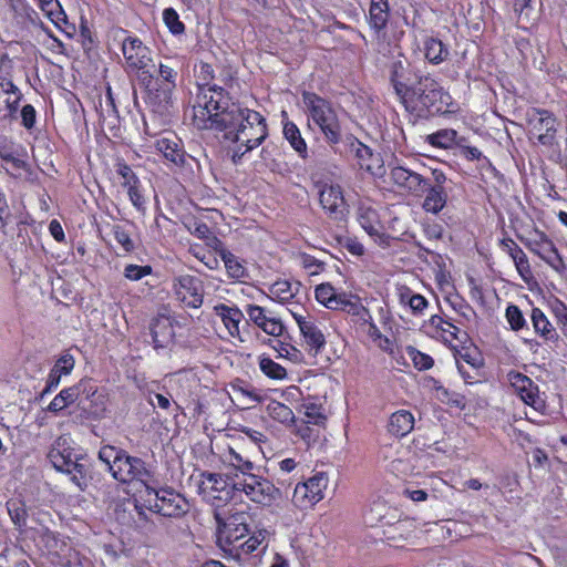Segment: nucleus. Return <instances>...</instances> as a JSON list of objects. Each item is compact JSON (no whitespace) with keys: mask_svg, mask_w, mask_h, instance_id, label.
<instances>
[{"mask_svg":"<svg viewBox=\"0 0 567 567\" xmlns=\"http://www.w3.org/2000/svg\"><path fill=\"white\" fill-rule=\"evenodd\" d=\"M235 474L224 477L220 474L209 473L204 475V480L199 486L203 497L206 502L215 507L227 504L237 495L234 488Z\"/></svg>","mask_w":567,"mask_h":567,"instance_id":"nucleus-8","label":"nucleus"},{"mask_svg":"<svg viewBox=\"0 0 567 567\" xmlns=\"http://www.w3.org/2000/svg\"><path fill=\"white\" fill-rule=\"evenodd\" d=\"M451 102V95L435 79L421 75L401 103L408 112L417 117H426L447 112Z\"/></svg>","mask_w":567,"mask_h":567,"instance_id":"nucleus-2","label":"nucleus"},{"mask_svg":"<svg viewBox=\"0 0 567 567\" xmlns=\"http://www.w3.org/2000/svg\"><path fill=\"white\" fill-rule=\"evenodd\" d=\"M231 398L237 400L240 404L249 406L252 403L260 402L261 396L250 385L245 384L243 381L231 383Z\"/></svg>","mask_w":567,"mask_h":567,"instance_id":"nucleus-38","label":"nucleus"},{"mask_svg":"<svg viewBox=\"0 0 567 567\" xmlns=\"http://www.w3.org/2000/svg\"><path fill=\"white\" fill-rule=\"evenodd\" d=\"M458 146L461 147V154L468 161H476L482 157V152L477 147L466 146L462 143Z\"/></svg>","mask_w":567,"mask_h":567,"instance_id":"nucleus-64","label":"nucleus"},{"mask_svg":"<svg viewBox=\"0 0 567 567\" xmlns=\"http://www.w3.org/2000/svg\"><path fill=\"white\" fill-rule=\"evenodd\" d=\"M507 382L512 386L514 393L535 411L544 413L546 410V401L540 396L538 385L527 375L512 370L506 375Z\"/></svg>","mask_w":567,"mask_h":567,"instance_id":"nucleus-12","label":"nucleus"},{"mask_svg":"<svg viewBox=\"0 0 567 567\" xmlns=\"http://www.w3.org/2000/svg\"><path fill=\"white\" fill-rule=\"evenodd\" d=\"M122 53L125 66L131 71L144 70L152 61L150 49L138 38H125L122 42Z\"/></svg>","mask_w":567,"mask_h":567,"instance_id":"nucleus-18","label":"nucleus"},{"mask_svg":"<svg viewBox=\"0 0 567 567\" xmlns=\"http://www.w3.org/2000/svg\"><path fill=\"white\" fill-rule=\"evenodd\" d=\"M315 297L319 303L331 310H348L353 315H360L361 311L368 313L358 297L346 292L338 293L329 282L317 286Z\"/></svg>","mask_w":567,"mask_h":567,"instance_id":"nucleus-9","label":"nucleus"},{"mask_svg":"<svg viewBox=\"0 0 567 567\" xmlns=\"http://www.w3.org/2000/svg\"><path fill=\"white\" fill-rule=\"evenodd\" d=\"M177 75V70L174 66L159 63L158 76L152 78L146 85L148 100L159 107H166L172 101Z\"/></svg>","mask_w":567,"mask_h":567,"instance_id":"nucleus-7","label":"nucleus"},{"mask_svg":"<svg viewBox=\"0 0 567 567\" xmlns=\"http://www.w3.org/2000/svg\"><path fill=\"white\" fill-rule=\"evenodd\" d=\"M220 257L230 278L240 280L246 277V268L234 254L223 249Z\"/></svg>","mask_w":567,"mask_h":567,"instance_id":"nucleus-45","label":"nucleus"},{"mask_svg":"<svg viewBox=\"0 0 567 567\" xmlns=\"http://www.w3.org/2000/svg\"><path fill=\"white\" fill-rule=\"evenodd\" d=\"M505 317L513 331L519 332L528 330L527 320L525 319L523 311L517 306L509 305L506 308Z\"/></svg>","mask_w":567,"mask_h":567,"instance_id":"nucleus-47","label":"nucleus"},{"mask_svg":"<svg viewBox=\"0 0 567 567\" xmlns=\"http://www.w3.org/2000/svg\"><path fill=\"white\" fill-rule=\"evenodd\" d=\"M410 301L411 302L409 307L414 315H422L429 306V302L425 299V297H423L420 293H414V296H411Z\"/></svg>","mask_w":567,"mask_h":567,"instance_id":"nucleus-61","label":"nucleus"},{"mask_svg":"<svg viewBox=\"0 0 567 567\" xmlns=\"http://www.w3.org/2000/svg\"><path fill=\"white\" fill-rule=\"evenodd\" d=\"M246 313L249 317L250 321H252L254 324H256L260 329L271 316L270 311L257 305H247Z\"/></svg>","mask_w":567,"mask_h":567,"instance_id":"nucleus-51","label":"nucleus"},{"mask_svg":"<svg viewBox=\"0 0 567 567\" xmlns=\"http://www.w3.org/2000/svg\"><path fill=\"white\" fill-rule=\"evenodd\" d=\"M66 445L68 439L59 437L48 454L50 462L55 470L66 474L82 472L83 464L78 462L75 455Z\"/></svg>","mask_w":567,"mask_h":567,"instance_id":"nucleus-19","label":"nucleus"},{"mask_svg":"<svg viewBox=\"0 0 567 567\" xmlns=\"http://www.w3.org/2000/svg\"><path fill=\"white\" fill-rule=\"evenodd\" d=\"M299 284L296 287L287 280H278L269 287V297L280 303L289 302L298 291Z\"/></svg>","mask_w":567,"mask_h":567,"instance_id":"nucleus-39","label":"nucleus"},{"mask_svg":"<svg viewBox=\"0 0 567 567\" xmlns=\"http://www.w3.org/2000/svg\"><path fill=\"white\" fill-rule=\"evenodd\" d=\"M113 234L116 243L122 246L124 251L128 252L134 249V244L128 233L118 225L113 226Z\"/></svg>","mask_w":567,"mask_h":567,"instance_id":"nucleus-56","label":"nucleus"},{"mask_svg":"<svg viewBox=\"0 0 567 567\" xmlns=\"http://www.w3.org/2000/svg\"><path fill=\"white\" fill-rule=\"evenodd\" d=\"M75 386L80 404H84L85 401L90 402L87 409L91 414L99 415L105 411L106 396L91 380H81Z\"/></svg>","mask_w":567,"mask_h":567,"instance_id":"nucleus-23","label":"nucleus"},{"mask_svg":"<svg viewBox=\"0 0 567 567\" xmlns=\"http://www.w3.org/2000/svg\"><path fill=\"white\" fill-rule=\"evenodd\" d=\"M322 208L333 219H342L346 213V200L339 185L324 184L319 190Z\"/></svg>","mask_w":567,"mask_h":567,"instance_id":"nucleus-22","label":"nucleus"},{"mask_svg":"<svg viewBox=\"0 0 567 567\" xmlns=\"http://www.w3.org/2000/svg\"><path fill=\"white\" fill-rule=\"evenodd\" d=\"M390 7L388 0H371L369 9V24L379 32L383 30L389 21Z\"/></svg>","mask_w":567,"mask_h":567,"instance_id":"nucleus-30","label":"nucleus"},{"mask_svg":"<svg viewBox=\"0 0 567 567\" xmlns=\"http://www.w3.org/2000/svg\"><path fill=\"white\" fill-rule=\"evenodd\" d=\"M305 415L309 423L319 424L324 420L323 414L321 413L320 408H317L313 404L305 405Z\"/></svg>","mask_w":567,"mask_h":567,"instance_id":"nucleus-62","label":"nucleus"},{"mask_svg":"<svg viewBox=\"0 0 567 567\" xmlns=\"http://www.w3.org/2000/svg\"><path fill=\"white\" fill-rule=\"evenodd\" d=\"M155 148L172 164L176 166L184 165L186 154L176 136H162L157 138Z\"/></svg>","mask_w":567,"mask_h":567,"instance_id":"nucleus-27","label":"nucleus"},{"mask_svg":"<svg viewBox=\"0 0 567 567\" xmlns=\"http://www.w3.org/2000/svg\"><path fill=\"white\" fill-rule=\"evenodd\" d=\"M426 195L423 202V208L427 213L439 214L446 205L447 194L444 186L426 187Z\"/></svg>","mask_w":567,"mask_h":567,"instance_id":"nucleus-33","label":"nucleus"},{"mask_svg":"<svg viewBox=\"0 0 567 567\" xmlns=\"http://www.w3.org/2000/svg\"><path fill=\"white\" fill-rule=\"evenodd\" d=\"M272 341L269 340V343L271 348L278 353L279 358H286L290 360H297L299 351L290 346V344H284L282 342L276 341V344H271Z\"/></svg>","mask_w":567,"mask_h":567,"instance_id":"nucleus-58","label":"nucleus"},{"mask_svg":"<svg viewBox=\"0 0 567 567\" xmlns=\"http://www.w3.org/2000/svg\"><path fill=\"white\" fill-rule=\"evenodd\" d=\"M394 515H390L389 507L383 502H375L364 514V523L374 527L378 525H392Z\"/></svg>","mask_w":567,"mask_h":567,"instance_id":"nucleus-32","label":"nucleus"},{"mask_svg":"<svg viewBox=\"0 0 567 567\" xmlns=\"http://www.w3.org/2000/svg\"><path fill=\"white\" fill-rule=\"evenodd\" d=\"M299 261L300 265L307 269L311 276L319 274L323 269V262L308 254H301L299 256Z\"/></svg>","mask_w":567,"mask_h":567,"instance_id":"nucleus-55","label":"nucleus"},{"mask_svg":"<svg viewBox=\"0 0 567 567\" xmlns=\"http://www.w3.org/2000/svg\"><path fill=\"white\" fill-rule=\"evenodd\" d=\"M215 518L219 528V538L228 545H237L248 532L246 516L244 513H236L225 518L218 511L215 512Z\"/></svg>","mask_w":567,"mask_h":567,"instance_id":"nucleus-16","label":"nucleus"},{"mask_svg":"<svg viewBox=\"0 0 567 567\" xmlns=\"http://www.w3.org/2000/svg\"><path fill=\"white\" fill-rule=\"evenodd\" d=\"M261 330L269 336L280 337L284 333L285 327L279 318L270 316L261 327Z\"/></svg>","mask_w":567,"mask_h":567,"instance_id":"nucleus-59","label":"nucleus"},{"mask_svg":"<svg viewBox=\"0 0 567 567\" xmlns=\"http://www.w3.org/2000/svg\"><path fill=\"white\" fill-rule=\"evenodd\" d=\"M296 322L310 350L318 353L324 346L326 339L311 316H296Z\"/></svg>","mask_w":567,"mask_h":567,"instance_id":"nucleus-25","label":"nucleus"},{"mask_svg":"<svg viewBox=\"0 0 567 567\" xmlns=\"http://www.w3.org/2000/svg\"><path fill=\"white\" fill-rule=\"evenodd\" d=\"M8 513L13 522V524L18 527H22L27 522V509L25 505L19 499H10L7 503Z\"/></svg>","mask_w":567,"mask_h":567,"instance_id":"nucleus-48","label":"nucleus"},{"mask_svg":"<svg viewBox=\"0 0 567 567\" xmlns=\"http://www.w3.org/2000/svg\"><path fill=\"white\" fill-rule=\"evenodd\" d=\"M266 410L272 420L281 424L289 425L295 421L292 410L281 402L272 400L267 404Z\"/></svg>","mask_w":567,"mask_h":567,"instance_id":"nucleus-41","label":"nucleus"},{"mask_svg":"<svg viewBox=\"0 0 567 567\" xmlns=\"http://www.w3.org/2000/svg\"><path fill=\"white\" fill-rule=\"evenodd\" d=\"M258 364L260 371L269 379L284 380L287 377V370L265 354L258 358Z\"/></svg>","mask_w":567,"mask_h":567,"instance_id":"nucleus-43","label":"nucleus"},{"mask_svg":"<svg viewBox=\"0 0 567 567\" xmlns=\"http://www.w3.org/2000/svg\"><path fill=\"white\" fill-rule=\"evenodd\" d=\"M151 272V266L127 265L124 269L125 278L133 281H137Z\"/></svg>","mask_w":567,"mask_h":567,"instance_id":"nucleus-54","label":"nucleus"},{"mask_svg":"<svg viewBox=\"0 0 567 567\" xmlns=\"http://www.w3.org/2000/svg\"><path fill=\"white\" fill-rule=\"evenodd\" d=\"M45 17L59 29L66 23V14L64 13L59 0H35Z\"/></svg>","mask_w":567,"mask_h":567,"instance_id":"nucleus-36","label":"nucleus"},{"mask_svg":"<svg viewBox=\"0 0 567 567\" xmlns=\"http://www.w3.org/2000/svg\"><path fill=\"white\" fill-rule=\"evenodd\" d=\"M124 453V451L117 450L114 446L105 445L100 449L99 458L105 463L111 472L113 465H116L117 460H120Z\"/></svg>","mask_w":567,"mask_h":567,"instance_id":"nucleus-52","label":"nucleus"},{"mask_svg":"<svg viewBox=\"0 0 567 567\" xmlns=\"http://www.w3.org/2000/svg\"><path fill=\"white\" fill-rule=\"evenodd\" d=\"M414 75V69L408 60L399 59L391 63L390 80L400 102L415 84L412 82Z\"/></svg>","mask_w":567,"mask_h":567,"instance_id":"nucleus-20","label":"nucleus"},{"mask_svg":"<svg viewBox=\"0 0 567 567\" xmlns=\"http://www.w3.org/2000/svg\"><path fill=\"white\" fill-rule=\"evenodd\" d=\"M284 135L290 146L298 153L301 158L308 155L307 144L301 136L300 130L292 122H286L284 125Z\"/></svg>","mask_w":567,"mask_h":567,"instance_id":"nucleus-37","label":"nucleus"},{"mask_svg":"<svg viewBox=\"0 0 567 567\" xmlns=\"http://www.w3.org/2000/svg\"><path fill=\"white\" fill-rule=\"evenodd\" d=\"M78 401L76 386L65 388L48 405V411L58 413Z\"/></svg>","mask_w":567,"mask_h":567,"instance_id":"nucleus-42","label":"nucleus"},{"mask_svg":"<svg viewBox=\"0 0 567 567\" xmlns=\"http://www.w3.org/2000/svg\"><path fill=\"white\" fill-rule=\"evenodd\" d=\"M449 54V49L440 39L432 37L425 39L424 55L430 63L440 64L447 59Z\"/></svg>","mask_w":567,"mask_h":567,"instance_id":"nucleus-34","label":"nucleus"},{"mask_svg":"<svg viewBox=\"0 0 567 567\" xmlns=\"http://www.w3.org/2000/svg\"><path fill=\"white\" fill-rule=\"evenodd\" d=\"M173 290L176 299L189 308H199L204 300L203 282L190 275H182L174 279Z\"/></svg>","mask_w":567,"mask_h":567,"instance_id":"nucleus-14","label":"nucleus"},{"mask_svg":"<svg viewBox=\"0 0 567 567\" xmlns=\"http://www.w3.org/2000/svg\"><path fill=\"white\" fill-rule=\"evenodd\" d=\"M254 463L244 462L240 465V473H235L234 488L237 494H244L248 499L262 506L279 505L284 497L278 487L270 481L251 473Z\"/></svg>","mask_w":567,"mask_h":567,"instance_id":"nucleus-3","label":"nucleus"},{"mask_svg":"<svg viewBox=\"0 0 567 567\" xmlns=\"http://www.w3.org/2000/svg\"><path fill=\"white\" fill-rule=\"evenodd\" d=\"M112 476L122 483L141 482L144 486L148 472L145 467V463L138 458L133 457L124 453L116 465L112 467Z\"/></svg>","mask_w":567,"mask_h":567,"instance_id":"nucleus-15","label":"nucleus"},{"mask_svg":"<svg viewBox=\"0 0 567 567\" xmlns=\"http://www.w3.org/2000/svg\"><path fill=\"white\" fill-rule=\"evenodd\" d=\"M522 243L555 271L561 272L565 264L553 240L542 230L534 229Z\"/></svg>","mask_w":567,"mask_h":567,"instance_id":"nucleus-10","label":"nucleus"},{"mask_svg":"<svg viewBox=\"0 0 567 567\" xmlns=\"http://www.w3.org/2000/svg\"><path fill=\"white\" fill-rule=\"evenodd\" d=\"M267 534V530H259L245 542L235 545V548L239 549L240 553L245 555L252 554L259 548L265 549L267 545H265L264 543L266 542Z\"/></svg>","mask_w":567,"mask_h":567,"instance_id":"nucleus-46","label":"nucleus"},{"mask_svg":"<svg viewBox=\"0 0 567 567\" xmlns=\"http://www.w3.org/2000/svg\"><path fill=\"white\" fill-rule=\"evenodd\" d=\"M20 117L23 127H25L27 130L33 128L37 121L35 109L31 104L23 105L20 112Z\"/></svg>","mask_w":567,"mask_h":567,"instance_id":"nucleus-60","label":"nucleus"},{"mask_svg":"<svg viewBox=\"0 0 567 567\" xmlns=\"http://www.w3.org/2000/svg\"><path fill=\"white\" fill-rule=\"evenodd\" d=\"M414 427V416L410 411L400 410L394 412L389 421V432L402 437L408 435Z\"/></svg>","mask_w":567,"mask_h":567,"instance_id":"nucleus-31","label":"nucleus"},{"mask_svg":"<svg viewBox=\"0 0 567 567\" xmlns=\"http://www.w3.org/2000/svg\"><path fill=\"white\" fill-rule=\"evenodd\" d=\"M351 151L354 153L358 165L365 169L367 172L371 173L372 175H381L383 165L382 159L380 157V154L373 153L372 150L362 144L360 141L354 140L350 144Z\"/></svg>","mask_w":567,"mask_h":567,"instance_id":"nucleus-26","label":"nucleus"},{"mask_svg":"<svg viewBox=\"0 0 567 567\" xmlns=\"http://www.w3.org/2000/svg\"><path fill=\"white\" fill-rule=\"evenodd\" d=\"M425 141L437 148H451L453 145H461L464 138L457 141V132L452 128L440 130L435 133L429 134Z\"/></svg>","mask_w":567,"mask_h":567,"instance_id":"nucleus-35","label":"nucleus"},{"mask_svg":"<svg viewBox=\"0 0 567 567\" xmlns=\"http://www.w3.org/2000/svg\"><path fill=\"white\" fill-rule=\"evenodd\" d=\"M526 121L529 132L542 145H553L557 131V120L553 113L547 110L532 109L526 113Z\"/></svg>","mask_w":567,"mask_h":567,"instance_id":"nucleus-13","label":"nucleus"},{"mask_svg":"<svg viewBox=\"0 0 567 567\" xmlns=\"http://www.w3.org/2000/svg\"><path fill=\"white\" fill-rule=\"evenodd\" d=\"M424 233L429 239H441L443 236V227L437 223H430L424 226Z\"/></svg>","mask_w":567,"mask_h":567,"instance_id":"nucleus-63","label":"nucleus"},{"mask_svg":"<svg viewBox=\"0 0 567 567\" xmlns=\"http://www.w3.org/2000/svg\"><path fill=\"white\" fill-rule=\"evenodd\" d=\"M214 311L221 319L228 334L231 338L240 339L239 324L244 319L243 312L236 307H229L224 303L216 305Z\"/></svg>","mask_w":567,"mask_h":567,"instance_id":"nucleus-28","label":"nucleus"},{"mask_svg":"<svg viewBox=\"0 0 567 567\" xmlns=\"http://www.w3.org/2000/svg\"><path fill=\"white\" fill-rule=\"evenodd\" d=\"M430 326L436 330V333L440 334L444 341L452 343L454 340H458L460 329L442 317L432 316Z\"/></svg>","mask_w":567,"mask_h":567,"instance_id":"nucleus-40","label":"nucleus"},{"mask_svg":"<svg viewBox=\"0 0 567 567\" xmlns=\"http://www.w3.org/2000/svg\"><path fill=\"white\" fill-rule=\"evenodd\" d=\"M530 321L534 332L549 347L555 348L560 342V337L547 316L539 308H533Z\"/></svg>","mask_w":567,"mask_h":567,"instance_id":"nucleus-24","label":"nucleus"},{"mask_svg":"<svg viewBox=\"0 0 567 567\" xmlns=\"http://www.w3.org/2000/svg\"><path fill=\"white\" fill-rule=\"evenodd\" d=\"M115 167L117 175L122 178L121 186L126 189L130 202L138 212H144L146 199L140 178L132 167L124 162H118Z\"/></svg>","mask_w":567,"mask_h":567,"instance_id":"nucleus-17","label":"nucleus"},{"mask_svg":"<svg viewBox=\"0 0 567 567\" xmlns=\"http://www.w3.org/2000/svg\"><path fill=\"white\" fill-rule=\"evenodd\" d=\"M12 60L8 54L0 56V122L11 123L18 118V110L23 97L21 90L13 83L10 70Z\"/></svg>","mask_w":567,"mask_h":567,"instance_id":"nucleus-6","label":"nucleus"},{"mask_svg":"<svg viewBox=\"0 0 567 567\" xmlns=\"http://www.w3.org/2000/svg\"><path fill=\"white\" fill-rule=\"evenodd\" d=\"M519 276L527 281L532 277V269L526 254L520 250H515L511 257Z\"/></svg>","mask_w":567,"mask_h":567,"instance_id":"nucleus-50","label":"nucleus"},{"mask_svg":"<svg viewBox=\"0 0 567 567\" xmlns=\"http://www.w3.org/2000/svg\"><path fill=\"white\" fill-rule=\"evenodd\" d=\"M391 181L400 188L413 194L420 195L429 186L427 179L421 174L408 169L403 166H395L390 173Z\"/></svg>","mask_w":567,"mask_h":567,"instance_id":"nucleus-21","label":"nucleus"},{"mask_svg":"<svg viewBox=\"0 0 567 567\" xmlns=\"http://www.w3.org/2000/svg\"><path fill=\"white\" fill-rule=\"evenodd\" d=\"M151 333L155 348H165L174 338V327L169 317L157 316L151 323Z\"/></svg>","mask_w":567,"mask_h":567,"instance_id":"nucleus-29","label":"nucleus"},{"mask_svg":"<svg viewBox=\"0 0 567 567\" xmlns=\"http://www.w3.org/2000/svg\"><path fill=\"white\" fill-rule=\"evenodd\" d=\"M138 497L136 508H138L137 503L141 502L144 507L166 517H177L187 512L186 499L172 489H154L145 485V488L140 491Z\"/></svg>","mask_w":567,"mask_h":567,"instance_id":"nucleus-5","label":"nucleus"},{"mask_svg":"<svg viewBox=\"0 0 567 567\" xmlns=\"http://www.w3.org/2000/svg\"><path fill=\"white\" fill-rule=\"evenodd\" d=\"M358 220L370 236H379L378 215L374 209L361 206L358 210Z\"/></svg>","mask_w":567,"mask_h":567,"instance_id":"nucleus-44","label":"nucleus"},{"mask_svg":"<svg viewBox=\"0 0 567 567\" xmlns=\"http://www.w3.org/2000/svg\"><path fill=\"white\" fill-rule=\"evenodd\" d=\"M302 102L308 116L323 133L329 143L337 144L341 138V126L330 102L312 92L302 93Z\"/></svg>","mask_w":567,"mask_h":567,"instance_id":"nucleus-4","label":"nucleus"},{"mask_svg":"<svg viewBox=\"0 0 567 567\" xmlns=\"http://www.w3.org/2000/svg\"><path fill=\"white\" fill-rule=\"evenodd\" d=\"M329 484L327 474L320 472L298 483L293 489L292 503L300 509L311 508L324 497V491Z\"/></svg>","mask_w":567,"mask_h":567,"instance_id":"nucleus-11","label":"nucleus"},{"mask_svg":"<svg viewBox=\"0 0 567 567\" xmlns=\"http://www.w3.org/2000/svg\"><path fill=\"white\" fill-rule=\"evenodd\" d=\"M163 20L173 34H182L185 31V25L175 9L166 8L163 11Z\"/></svg>","mask_w":567,"mask_h":567,"instance_id":"nucleus-49","label":"nucleus"},{"mask_svg":"<svg viewBox=\"0 0 567 567\" xmlns=\"http://www.w3.org/2000/svg\"><path fill=\"white\" fill-rule=\"evenodd\" d=\"M198 92L192 109V124L197 130H213L237 146L233 162L237 163L247 152L258 147L267 136L265 118L256 111L230 101L228 93L216 84L213 66L202 63Z\"/></svg>","mask_w":567,"mask_h":567,"instance_id":"nucleus-1","label":"nucleus"},{"mask_svg":"<svg viewBox=\"0 0 567 567\" xmlns=\"http://www.w3.org/2000/svg\"><path fill=\"white\" fill-rule=\"evenodd\" d=\"M74 362V358L71 354L64 353L56 360L52 369L60 373V375H66L73 370Z\"/></svg>","mask_w":567,"mask_h":567,"instance_id":"nucleus-57","label":"nucleus"},{"mask_svg":"<svg viewBox=\"0 0 567 567\" xmlns=\"http://www.w3.org/2000/svg\"><path fill=\"white\" fill-rule=\"evenodd\" d=\"M408 352L416 369L427 370L433 367L434 361L429 354H425L414 348H410Z\"/></svg>","mask_w":567,"mask_h":567,"instance_id":"nucleus-53","label":"nucleus"}]
</instances>
